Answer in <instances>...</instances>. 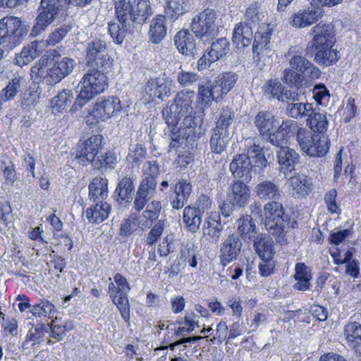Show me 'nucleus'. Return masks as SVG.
I'll use <instances>...</instances> for the list:
<instances>
[{
  "instance_id": "1",
  "label": "nucleus",
  "mask_w": 361,
  "mask_h": 361,
  "mask_svg": "<svg viewBox=\"0 0 361 361\" xmlns=\"http://www.w3.org/2000/svg\"><path fill=\"white\" fill-rule=\"evenodd\" d=\"M297 133V140L303 152L309 157H324L329 150V143L325 139H321L318 135L305 134V130L298 128L295 121L287 119L281 124L272 135H270V142L274 145L277 158H298V154L286 145L289 137Z\"/></svg>"
},
{
  "instance_id": "2",
  "label": "nucleus",
  "mask_w": 361,
  "mask_h": 361,
  "mask_svg": "<svg viewBox=\"0 0 361 361\" xmlns=\"http://www.w3.org/2000/svg\"><path fill=\"white\" fill-rule=\"evenodd\" d=\"M256 192L261 199L274 200L264 205V226L277 243H286V228L288 227L290 217L285 213L282 204L276 201L281 197L279 188L271 181H263L257 185Z\"/></svg>"
},
{
  "instance_id": "3",
  "label": "nucleus",
  "mask_w": 361,
  "mask_h": 361,
  "mask_svg": "<svg viewBox=\"0 0 361 361\" xmlns=\"http://www.w3.org/2000/svg\"><path fill=\"white\" fill-rule=\"evenodd\" d=\"M75 66L73 59L62 57L57 50H52L41 56L31 68L30 75L34 80L42 79L47 84L55 85L68 76Z\"/></svg>"
},
{
  "instance_id": "4",
  "label": "nucleus",
  "mask_w": 361,
  "mask_h": 361,
  "mask_svg": "<svg viewBox=\"0 0 361 361\" xmlns=\"http://www.w3.org/2000/svg\"><path fill=\"white\" fill-rule=\"evenodd\" d=\"M100 68L88 67L80 81V92L71 111H76L90 101L94 96L102 93L108 86L107 77Z\"/></svg>"
},
{
  "instance_id": "5",
  "label": "nucleus",
  "mask_w": 361,
  "mask_h": 361,
  "mask_svg": "<svg viewBox=\"0 0 361 361\" xmlns=\"http://www.w3.org/2000/svg\"><path fill=\"white\" fill-rule=\"evenodd\" d=\"M115 15L121 23L133 26L142 23L152 14L149 0H118L114 3Z\"/></svg>"
},
{
  "instance_id": "6",
  "label": "nucleus",
  "mask_w": 361,
  "mask_h": 361,
  "mask_svg": "<svg viewBox=\"0 0 361 361\" xmlns=\"http://www.w3.org/2000/svg\"><path fill=\"white\" fill-rule=\"evenodd\" d=\"M29 26L19 18L6 16L0 20V47L8 51L26 37Z\"/></svg>"
},
{
  "instance_id": "7",
  "label": "nucleus",
  "mask_w": 361,
  "mask_h": 361,
  "mask_svg": "<svg viewBox=\"0 0 361 361\" xmlns=\"http://www.w3.org/2000/svg\"><path fill=\"white\" fill-rule=\"evenodd\" d=\"M67 0H41L37 9L38 16L31 35L36 36L44 31L60 15L68 8Z\"/></svg>"
},
{
  "instance_id": "8",
  "label": "nucleus",
  "mask_w": 361,
  "mask_h": 361,
  "mask_svg": "<svg viewBox=\"0 0 361 361\" xmlns=\"http://www.w3.org/2000/svg\"><path fill=\"white\" fill-rule=\"evenodd\" d=\"M216 12L207 8L195 16L190 23V30L203 42H209L218 35L216 24Z\"/></svg>"
},
{
  "instance_id": "9",
  "label": "nucleus",
  "mask_w": 361,
  "mask_h": 361,
  "mask_svg": "<svg viewBox=\"0 0 361 361\" xmlns=\"http://www.w3.org/2000/svg\"><path fill=\"white\" fill-rule=\"evenodd\" d=\"M286 57L288 59V67L283 71V81L290 87L299 89L302 85V73L310 61L296 51L295 47L290 48Z\"/></svg>"
},
{
  "instance_id": "10",
  "label": "nucleus",
  "mask_w": 361,
  "mask_h": 361,
  "mask_svg": "<svg viewBox=\"0 0 361 361\" xmlns=\"http://www.w3.org/2000/svg\"><path fill=\"white\" fill-rule=\"evenodd\" d=\"M200 123L201 120L194 115L185 116L178 128L176 126L171 129V142L169 147H175L176 144L183 145L200 138L203 133Z\"/></svg>"
},
{
  "instance_id": "11",
  "label": "nucleus",
  "mask_w": 361,
  "mask_h": 361,
  "mask_svg": "<svg viewBox=\"0 0 361 361\" xmlns=\"http://www.w3.org/2000/svg\"><path fill=\"white\" fill-rule=\"evenodd\" d=\"M85 61L87 67L100 68L108 73L111 69L112 59L109 55L106 43L95 39L87 43Z\"/></svg>"
},
{
  "instance_id": "12",
  "label": "nucleus",
  "mask_w": 361,
  "mask_h": 361,
  "mask_svg": "<svg viewBox=\"0 0 361 361\" xmlns=\"http://www.w3.org/2000/svg\"><path fill=\"white\" fill-rule=\"evenodd\" d=\"M250 197V189L243 182L237 180L231 186L226 200L220 206V211L224 218L229 217L233 212L244 207Z\"/></svg>"
},
{
  "instance_id": "13",
  "label": "nucleus",
  "mask_w": 361,
  "mask_h": 361,
  "mask_svg": "<svg viewBox=\"0 0 361 361\" xmlns=\"http://www.w3.org/2000/svg\"><path fill=\"white\" fill-rule=\"evenodd\" d=\"M121 109V101L118 97L110 96L107 98H99L92 109V116L94 121H90L92 118H86V123L89 125H95L99 121H106L114 116Z\"/></svg>"
},
{
  "instance_id": "14",
  "label": "nucleus",
  "mask_w": 361,
  "mask_h": 361,
  "mask_svg": "<svg viewBox=\"0 0 361 361\" xmlns=\"http://www.w3.org/2000/svg\"><path fill=\"white\" fill-rule=\"evenodd\" d=\"M243 246L241 238L238 233L228 235L222 242L219 250V259L222 266L226 267L229 263L236 260L240 253Z\"/></svg>"
},
{
  "instance_id": "15",
  "label": "nucleus",
  "mask_w": 361,
  "mask_h": 361,
  "mask_svg": "<svg viewBox=\"0 0 361 361\" xmlns=\"http://www.w3.org/2000/svg\"><path fill=\"white\" fill-rule=\"evenodd\" d=\"M174 85L173 80L165 74L161 77L151 79L145 86V92L149 96V99L169 97L171 94V89Z\"/></svg>"
},
{
  "instance_id": "16",
  "label": "nucleus",
  "mask_w": 361,
  "mask_h": 361,
  "mask_svg": "<svg viewBox=\"0 0 361 361\" xmlns=\"http://www.w3.org/2000/svg\"><path fill=\"white\" fill-rule=\"evenodd\" d=\"M171 185L173 190V194L171 195V205L174 209H180L187 204L192 194V185L189 180L183 178Z\"/></svg>"
},
{
  "instance_id": "17",
  "label": "nucleus",
  "mask_w": 361,
  "mask_h": 361,
  "mask_svg": "<svg viewBox=\"0 0 361 361\" xmlns=\"http://www.w3.org/2000/svg\"><path fill=\"white\" fill-rule=\"evenodd\" d=\"M193 35L195 34L188 30H180L175 35L174 42L180 54L195 58L199 54L200 49Z\"/></svg>"
},
{
  "instance_id": "18",
  "label": "nucleus",
  "mask_w": 361,
  "mask_h": 361,
  "mask_svg": "<svg viewBox=\"0 0 361 361\" xmlns=\"http://www.w3.org/2000/svg\"><path fill=\"white\" fill-rule=\"evenodd\" d=\"M322 16L319 8L307 7L300 9L289 18V23L296 28H303L316 23Z\"/></svg>"
},
{
  "instance_id": "19",
  "label": "nucleus",
  "mask_w": 361,
  "mask_h": 361,
  "mask_svg": "<svg viewBox=\"0 0 361 361\" xmlns=\"http://www.w3.org/2000/svg\"><path fill=\"white\" fill-rule=\"evenodd\" d=\"M314 35L312 38V47H332L334 43V33L333 26L330 24L320 22L312 28Z\"/></svg>"
},
{
  "instance_id": "20",
  "label": "nucleus",
  "mask_w": 361,
  "mask_h": 361,
  "mask_svg": "<svg viewBox=\"0 0 361 361\" xmlns=\"http://www.w3.org/2000/svg\"><path fill=\"white\" fill-rule=\"evenodd\" d=\"M226 221L221 222V214L218 212H211L205 219L203 228V235L212 243H217L224 229V224Z\"/></svg>"
},
{
  "instance_id": "21",
  "label": "nucleus",
  "mask_w": 361,
  "mask_h": 361,
  "mask_svg": "<svg viewBox=\"0 0 361 361\" xmlns=\"http://www.w3.org/2000/svg\"><path fill=\"white\" fill-rule=\"evenodd\" d=\"M254 124L259 134L270 141V135L278 128L279 121L271 112L261 111L255 116Z\"/></svg>"
},
{
  "instance_id": "22",
  "label": "nucleus",
  "mask_w": 361,
  "mask_h": 361,
  "mask_svg": "<svg viewBox=\"0 0 361 361\" xmlns=\"http://www.w3.org/2000/svg\"><path fill=\"white\" fill-rule=\"evenodd\" d=\"M194 92L181 90L177 92L172 104V111L180 117L192 115V101Z\"/></svg>"
},
{
  "instance_id": "23",
  "label": "nucleus",
  "mask_w": 361,
  "mask_h": 361,
  "mask_svg": "<svg viewBox=\"0 0 361 361\" xmlns=\"http://www.w3.org/2000/svg\"><path fill=\"white\" fill-rule=\"evenodd\" d=\"M237 223L238 235L241 240L246 242L253 241L262 233L257 228L255 221L250 215H243Z\"/></svg>"
},
{
  "instance_id": "24",
  "label": "nucleus",
  "mask_w": 361,
  "mask_h": 361,
  "mask_svg": "<svg viewBox=\"0 0 361 361\" xmlns=\"http://www.w3.org/2000/svg\"><path fill=\"white\" fill-rule=\"evenodd\" d=\"M287 187L289 192L295 197L307 195L312 190L310 179L304 175L290 176Z\"/></svg>"
},
{
  "instance_id": "25",
  "label": "nucleus",
  "mask_w": 361,
  "mask_h": 361,
  "mask_svg": "<svg viewBox=\"0 0 361 361\" xmlns=\"http://www.w3.org/2000/svg\"><path fill=\"white\" fill-rule=\"evenodd\" d=\"M271 32L268 26L262 27L256 32L253 42L254 56L267 55L271 52L269 48V41ZM260 59V57H259Z\"/></svg>"
},
{
  "instance_id": "26",
  "label": "nucleus",
  "mask_w": 361,
  "mask_h": 361,
  "mask_svg": "<svg viewBox=\"0 0 361 361\" xmlns=\"http://www.w3.org/2000/svg\"><path fill=\"white\" fill-rule=\"evenodd\" d=\"M294 279L296 283L293 285L295 290L306 291L310 289V281L312 279L311 269L305 263L298 262L295 265Z\"/></svg>"
},
{
  "instance_id": "27",
  "label": "nucleus",
  "mask_w": 361,
  "mask_h": 361,
  "mask_svg": "<svg viewBox=\"0 0 361 361\" xmlns=\"http://www.w3.org/2000/svg\"><path fill=\"white\" fill-rule=\"evenodd\" d=\"M252 242L257 254L263 261L272 259L274 255V247L273 240L269 235L262 233Z\"/></svg>"
},
{
  "instance_id": "28",
  "label": "nucleus",
  "mask_w": 361,
  "mask_h": 361,
  "mask_svg": "<svg viewBox=\"0 0 361 361\" xmlns=\"http://www.w3.org/2000/svg\"><path fill=\"white\" fill-rule=\"evenodd\" d=\"M102 143V135H92L78 146L75 158H95Z\"/></svg>"
},
{
  "instance_id": "29",
  "label": "nucleus",
  "mask_w": 361,
  "mask_h": 361,
  "mask_svg": "<svg viewBox=\"0 0 361 361\" xmlns=\"http://www.w3.org/2000/svg\"><path fill=\"white\" fill-rule=\"evenodd\" d=\"M344 334L348 345L361 355V324L356 322L348 323L345 326Z\"/></svg>"
},
{
  "instance_id": "30",
  "label": "nucleus",
  "mask_w": 361,
  "mask_h": 361,
  "mask_svg": "<svg viewBox=\"0 0 361 361\" xmlns=\"http://www.w3.org/2000/svg\"><path fill=\"white\" fill-rule=\"evenodd\" d=\"M89 197L94 202H102L108 196V180L95 177L89 185Z\"/></svg>"
},
{
  "instance_id": "31",
  "label": "nucleus",
  "mask_w": 361,
  "mask_h": 361,
  "mask_svg": "<svg viewBox=\"0 0 361 361\" xmlns=\"http://www.w3.org/2000/svg\"><path fill=\"white\" fill-rule=\"evenodd\" d=\"M253 39V31L250 23H240L234 28L233 42L238 47L249 46Z\"/></svg>"
},
{
  "instance_id": "32",
  "label": "nucleus",
  "mask_w": 361,
  "mask_h": 361,
  "mask_svg": "<svg viewBox=\"0 0 361 361\" xmlns=\"http://www.w3.org/2000/svg\"><path fill=\"white\" fill-rule=\"evenodd\" d=\"M307 123L314 133H323L326 132L329 126L326 112L319 108H314L307 117Z\"/></svg>"
},
{
  "instance_id": "33",
  "label": "nucleus",
  "mask_w": 361,
  "mask_h": 361,
  "mask_svg": "<svg viewBox=\"0 0 361 361\" xmlns=\"http://www.w3.org/2000/svg\"><path fill=\"white\" fill-rule=\"evenodd\" d=\"M111 206L107 202H96L86 211V216L92 224H100L108 218Z\"/></svg>"
},
{
  "instance_id": "34",
  "label": "nucleus",
  "mask_w": 361,
  "mask_h": 361,
  "mask_svg": "<svg viewBox=\"0 0 361 361\" xmlns=\"http://www.w3.org/2000/svg\"><path fill=\"white\" fill-rule=\"evenodd\" d=\"M241 156H245V158H271L274 157V150L257 145L254 140H246Z\"/></svg>"
},
{
  "instance_id": "35",
  "label": "nucleus",
  "mask_w": 361,
  "mask_h": 361,
  "mask_svg": "<svg viewBox=\"0 0 361 361\" xmlns=\"http://www.w3.org/2000/svg\"><path fill=\"white\" fill-rule=\"evenodd\" d=\"M161 205L160 202L153 200L147 205L146 209L141 215L140 226L142 229L149 228L152 224L158 219Z\"/></svg>"
},
{
  "instance_id": "36",
  "label": "nucleus",
  "mask_w": 361,
  "mask_h": 361,
  "mask_svg": "<svg viewBox=\"0 0 361 361\" xmlns=\"http://www.w3.org/2000/svg\"><path fill=\"white\" fill-rule=\"evenodd\" d=\"M202 214L203 212L195 207L188 206L184 209L183 219L190 231L195 233L199 230L202 221Z\"/></svg>"
},
{
  "instance_id": "37",
  "label": "nucleus",
  "mask_w": 361,
  "mask_h": 361,
  "mask_svg": "<svg viewBox=\"0 0 361 361\" xmlns=\"http://www.w3.org/2000/svg\"><path fill=\"white\" fill-rule=\"evenodd\" d=\"M165 18L164 16L157 15L151 21L149 34L150 40L154 44L159 43L166 35Z\"/></svg>"
},
{
  "instance_id": "38",
  "label": "nucleus",
  "mask_w": 361,
  "mask_h": 361,
  "mask_svg": "<svg viewBox=\"0 0 361 361\" xmlns=\"http://www.w3.org/2000/svg\"><path fill=\"white\" fill-rule=\"evenodd\" d=\"M108 32L114 42L121 44L126 37L131 33L132 25L121 22H110L108 25Z\"/></svg>"
},
{
  "instance_id": "39",
  "label": "nucleus",
  "mask_w": 361,
  "mask_h": 361,
  "mask_svg": "<svg viewBox=\"0 0 361 361\" xmlns=\"http://www.w3.org/2000/svg\"><path fill=\"white\" fill-rule=\"evenodd\" d=\"M190 6L188 5L186 0H169L165 8V17L171 20L174 21L180 16L188 12Z\"/></svg>"
},
{
  "instance_id": "40",
  "label": "nucleus",
  "mask_w": 361,
  "mask_h": 361,
  "mask_svg": "<svg viewBox=\"0 0 361 361\" xmlns=\"http://www.w3.org/2000/svg\"><path fill=\"white\" fill-rule=\"evenodd\" d=\"M252 168L250 159H233L230 164V169L233 176L246 180L251 178L250 173Z\"/></svg>"
},
{
  "instance_id": "41",
  "label": "nucleus",
  "mask_w": 361,
  "mask_h": 361,
  "mask_svg": "<svg viewBox=\"0 0 361 361\" xmlns=\"http://www.w3.org/2000/svg\"><path fill=\"white\" fill-rule=\"evenodd\" d=\"M235 119V113L231 108L224 106L221 109L216 126L213 130L218 132L229 133V129Z\"/></svg>"
},
{
  "instance_id": "42",
  "label": "nucleus",
  "mask_w": 361,
  "mask_h": 361,
  "mask_svg": "<svg viewBox=\"0 0 361 361\" xmlns=\"http://www.w3.org/2000/svg\"><path fill=\"white\" fill-rule=\"evenodd\" d=\"M316 53L314 61L319 65L329 66L336 63L340 58L338 52L331 47H319L314 49Z\"/></svg>"
},
{
  "instance_id": "43",
  "label": "nucleus",
  "mask_w": 361,
  "mask_h": 361,
  "mask_svg": "<svg viewBox=\"0 0 361 361\" xmlns=\"http://www.w3.org/2000/svg\"><path fill=\"white\" fill-rule=\"evenodd\" d=\"M37 47L38 44L36 41L32 42L24 47L20 53L16 54L15 61L16 64L23 66L32 62L39 55Z\"/></svg>"
},
{
  "instance_id": "44",
  "label": "nucleus",
  "mask_w": 361,
  "mask_h": 361,
  "mask_svg": "<svg viewBox=\"0 0 361 361\" xmlns=\"http://www.w3.org/2000/svg\"><path fill=\"white\" fill-rule=\"evenodd\" d=\"M25 88V78L22 76H15L3 90L4 97L7 100L11 99Z\"/></svg>"
},
{
  "instance_id": "45",
  "label": "nucleus",
  "mask_w": 361,
  "mask_h": 361,
  "mask_svg": "<svg viewBox=\"0 0 361 361\" xmlns=\"http://www.w3.org/2000/svg\"><path fill=\"white\" fill-rule=\"evenodd\" d=\"M74 98L73 92L70 90H63L52 98L51 105L54 112H60L65 109Z\"/></svg>"
},
{
  "instance_id": "46",
  "label": "nucleus",
  "mask_w": 361,
  "mask_h": 361,
  "mask_svg": "<svg viewBox=\"0 0 361 361\" xmlns=\"http://www.w3.org/2000/svg\"><path fill=\"white\" fill-rule=\"evenodd\" d=\"M229 138V133L218 132L213 130L210 139L212 152L216 154L222 155L226 149Z\"/></svg>"
},
{
  "instance_id": "47",
  "label": "nucleus",
  "mask_w": 361,
  "mask_h": 361,
  "mask_svg": "<svg viewBox=\"0 0 361 361\" xmlns=\"http://www.w3.org/2000/svg\"><path fill=\"white\" fill-rule=\"evenodd\" d=\"M230 51V45L228 39L225 37L218 39L211 45V49L208 52L210 56V61H218L219 59L226 56Z\"/></svg>"
},
{
  "instance_id": "48",
  "label": "nucleus",
  "mask_w": 361,
  "mask_h": 361,
  "mask_svg": "<svg viewBox=\"0 0 361 361\" xmlns=\"http://www.w3.org/2000/svg\"><path fill=\"white\" fill-rule=\"evenodd\" d=\"M134 189L133 180L130 177H124L118 182L114 194L118 196V200L129 201L132 199Z\"/></svg>"
},
{
  "instance_id": "49",
  "label": "nucleus",
  "mask_w": 361,
  "mask_h": 361,
  "mask_svg": "<svg viewBox=\"0 0 361 361\" xmlns=\"http://www.w3.org/2000/svg\"><path fill=\"white\" fill-rule=\"evenodd\" d=\"M140 227V221L135 214H131L124 219L120 226L119 235L123 238L133 235Z\"/></svg>"
},
{
  "instance_id": "50",
  "label": "nucleus",
  "mask_w": 361,
  "mask_h": 361,
  "mask_svg": "<svg viewBox=\"0 0 361 361\" xmlns=\"http://www.w3.org/2000/svg\"><path fill=\"white\" fill-rule=\"evenodd\" d=\"M197 98L204 108L211 105L214 100V95L212 93L210 80H206L199 83Z\"/></svg>"
},
{
  "instance_id": "51",
  "label": "nucleus",
  "mask_w": 361,
  "mask_h": 361,
  "mask_svg": "<svg viewBox=\"0 0 361 361\" xmlns=\"http://www.w3.org/2000/svg\"><path fill=\"white\" fill-rule=\"evenodd\" d=\"M72 30V25L69 23L63 24L52 30L47 40L49 46H54L61 42Z\"/></svg>"
},
{
  "instance_id": "52",
  "label": "nucleus",
  "mask_w": 361,
  "mask_h": 361,
  "mask_svg": "<svg viewBox=\"0 0 361 361\" xmlns=\"http://www.w3.org/2000/svg\"><path fill=\"white\" fill-rule=\"evenodd\" d=\"M113 302L119 310L121 317L128 322L130 319V307L127 293H116Z\"/></svg>"
},
{
  "instance_id": "53",
  "label": "nucleus",
  "mask_w": 361,
  "mask_h": 361,
  "mask_svg": "<svg viewBox=\"0 0 361 361\" xmlns=\"http://www.w3.org/2000/svg\"><path fill=\"white\" fill-rule=\"evenodd\" d=\"M238 79V75L233 72H226L219 75L218 82L227 94L233 89Z\"/></svg>"
},
{
  "instance_id": "54",
  "label": "nucleus",
  "mask_w": 361,
  "mask_h": 361,
  "mask_svg": "<svg viewBox=\"0 0 361 361\" xmlns=\"http://www.w3.org/2000/svg\"><path fill=\"white\" fill-rule=\"evenodd\" d=\"M177 82L183 87L192 85L199 79V75L190 71H180L177 73Z\"/></svg>"
},
{
  "instance_id": "55",
  "label": "nucleus",
  "mask_w": 361,
  "mask_h": 361,
  "mask_svg": "<svg viewBox=\"0 0 361 361\" xmlns=\"http://www.w3.org/2000/svg\"><path fill=\"white\" fill-rule=\"evenodd\" d=\"M312 97L317 104L325 105L330 94L329 90L324 84L316 85L312 90Z\"/></svg>"
},
{
  "instance_id": "56",
  "label": "nucleus",
  "mask_w": 361,
  "mask_h": 361,
  "mask_svg": "<svg viewBox=\"0 0 361 361\" xmlns=\"http://www.w3.org/2000/svg\"><path fill=\"white\" fill-rule=\"evenodd\" d=\"M198 251L194 245H185L181 250L180 257L185 261H187L192 267H196L197 264V257Z\"/></svg>"
},
{
  "instance_id": "57",
  "label": "nucleus",
  "mask_w": 361,
  "mask_h": 361,
  "mask_svg": "<svg viewBox=\"0 0 361 361\" xmlns=\"http://www.w3.org/2000/svg\"><path fill=\"white\" fill-rule=\"evenodd\" d=\"M228 328L226 322L221 320L216 326V334L210 338L209 341L215 343L216 341L221 343L224 341H228Z\"/></svg>"
},
{
  "instance_id": "58",
  "label": "nucleus",
  "mask_w": 361,
  "mask_h": 361,
  "mask_svg": "<svg viewBox=\"0 0 361 361\" xmlns=\"http://www.w3.org/2000/svg\"><path fill=\"white\" fill-rule=\"evenodd\" d=\"M337 192L335 189H332L327 192L324 196V201L327 207L328 211L331 214H339L341 209L336 202Z\"/></svg>"
},
{
  "instance_id": "59",
  "label": "nucleus",
  "mask_w": 361,
  "mask_h": 361,
  "mask_svg": "<svg viewBox=\"0 0 361 361\" xmlns=\"http://www.w3.org/2000/svg\"><path fill=\"white\" fill-rule=\"evenodd\" d=\"M164 221H159L149 232L146 243L148 245H153L161 237L164 231Z\"/></svg>"
},
{
  "instance_id": "60",
  "label": "nucleus",
  "mask_w": 361,
  "mask_h": 361,
  "mask_svg": "<svg viewBox=\"0 0 361 361\" xmlns=\"http://www.w3.org/2000/svg\"><path fill=\"white\" fill-rule=\"evenodd\" d=\"M176 250L174 239L173 235H167L162 243L159 245L158 252L160 256L166 257L169 253Z\"/></svg>"
},
{
  "instance_id": "61",
  "label": "nucleus",
  "mask_w": 361,
  "mask_h": 361,
  "mask_svg": "<svg viewBox=\"0 0 361 361\" xmlns=\"http://www.w3.org/2000/svg\"><path fill=\"white\" fill-rule=\"evenodd\" d=\"M264 90L267 94H270L274 98L279 99L283 87L279 81L270 80L264 85Z\"/></svg>"
},
{
  "instance_id": "62",
  "label": "nucleus",
  "mask_w": 361,
  "mask_h": 361,
  "mask_svg": "<svg viewBox=\"0 0 361 361\" xmlns=\"http://www.w3.org/2000/svg\"><path fill=\"white\" fill-rule=\"evenodd\" d=\"M157 187V181L156 179L152 177H145L140 183L139 188L137 189L138 191H140L142 193H145L149 196H152L154 192V190Z\"/></svg>"
},
{
  "instance_id": "63",
  "label": "nucleus",
  "mask_w": 361,
  "mask_h": 361,
  "mask_svg": "<svg viewBox=\"0 0 361 361\" xmlns=\"http://www.w3.org/2000/svg\"><path fill=\"white\" fill-rule=\"evenodd\" d=\"M143 171L147 177H152L156 179L161 172V166L157 160H149L143 165Z\"/></svg>"
},
{
  "instance_id": "64",
  "label": "nucleus",
  "mask_w": 361,
  "mask_h": 361,
  "mask_svg": "<svg viewBox=\"0 0 361 361\" xmlns=\"http://www.w3.org/2000/svg\"><path fill=\"white\" fill-rule=\"evenodd\" d=\"M243 300L240 296L235 295L229 298L227 305L232 310L233 316L240 318L243 314Z\"/></svg>"
}]
</instances>
